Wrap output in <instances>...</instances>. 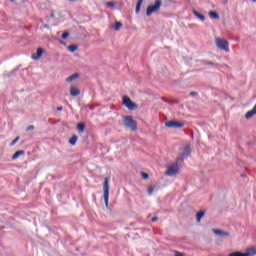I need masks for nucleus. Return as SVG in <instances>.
<instances>
[{
    "mask_svg": "<svg viewBox=\"0 0 256 256\" xmlns=\"http://www.w3.org/2000/svg\"><path fill=\"white\" fill-rule=\"evenodd\" d=\"M163 6V1L162 0H155L154 4H150L146 8V16L151 17L153 13H157L159 9Z\"/></svg>",
    "mask_w": 256,
    "mask_h": 256,
    "instance_id": "obj_1",
    "label": "nucleus"
},
{
    "mask_svg": "<svg viewBox=\"0 0 256 256\" xmlns=\"http://www.w3.org/2000/svg\"><path fill=\"white\" fill-rule=\"evenodd\" d=\"M122 123L125 129L137 131V121L133 120V116H123Z\"/></svg>",
    "mask_w": 256,
    "mask_h": 256,
    "instance_id": "obj_2",
    "label": "nucleus"
},
{
    "mask_svg": "<svg viewBox=\"0 0 256 256\" xmlns=\"http://www.w3.org/2000/svg\"><path fill=\"white\" fill-rule=\"evenodd\" d=\"M109 177L104 178L103 191H104V203L106 207H109Z\"/></svg>",
    "mask_w": 256,
    "mask_h": 256,
    "instance_id": "obj_3",
    "label": "nucleus"
},
{
    "mask_svg": "<svg viewBox=\"0 0 256 256\" xmlns=\"http://www.w3.org/2000/svg\"><path fill=\"white\" fill-rule=\"evenodd\" d=\"M122 105L127 107V109H129V111H135V109H137V104L135 102H132V100H131V98H129V96H123Z\"/></svg>",
    "mask_w": 256,
    "mask_h": 256,
    "instance_id": "obj_4",
    "label": "nucleus"
},
{
    "mask_svg": "<svg viewBox=\"0 0 256 256\" xmlns=\"http://www.w3.org/2000/svg\"><path fill=\"white\" fill-rule=\"evenodd\" d=\"M189 155H191V146L186 145L184 147L182 153L178 156L177 163H183V161H185V159H187V157H189Z\"/></svg>",
    "mask_w": 256,
    "mask_h": 256,
    "instance_id": "obj_5",
    "label": "nucleus"
},
{
    "mask_svg": "<svg viewBox=\"0 0 256 256\" xmlns=\"http://www.w3.org/2000/svg\"><path fill=\"white\" fill-rule=\"evenodd\" d=\"M216 46L218 49H221V51H229V42L225 39L217 38Z\"/></svg>",
    "mask_w": 256,
    "mask_h": 256,
    "instance_id": "obj_6",
    "label": "nucleus"
},
{
    "mask_svg": "<svg viewBox=\"0 0 256 256\" xmlns=\"http://www.w3.org/2000/svg\"><path fill=\"white\" fill-rule=\"evenodd\" d=\"M165 127H169L170 129H183V127H185V124L172 120L165 122Z\"/></svg>",
    "mask_w": 256,
    "mask_h": 256,
    "instance_id": "obj_7",
    "label": "nucleus"
},
{
    "mask_svg": "<svg viewBox=\"0 0 256 256\" xmlns=\"http://www.w3.org/2000/svg\"><path fill=\"white\" fill-rule=\"evenodd\" d=\"M179 165H181V163H176L170 165L166 171V175H168L169 177H172V175H176V173L179 171Z\"/></svg>",
    "mask_w": 256,
    "mask_h": 256,
    "instance_id": "obj_8",
    "label": "nucleus"
},
{
    "mask_svg": "<svg viewBox=\"0 0 256 256\" xmlns=\"http://www.w3.org/2000/svg\"><path fill=\"white\" fill-rule=\"evenodd\" d=\"M43 53H45V50L41 47L37 48L36 53L32 54V59L34 61H39L40 57H43Z\"/></svg>",
    "mask_w": 256,
    "mask_h": 256,
    "instance_id": "obj_9",
    "label": "nucleus"
},
{
    "mask_svg": "<svg viewBox=\"0 0 256 256\" xmlns=\"http://www.w3.org/2000/svg\"><path fill=\"white\" fill-rule=\"evenodd\" d=\"M214 235H220L222 237H229V232L220 229H212Z\"/></svg>",
    "mask_w": 256,
    "mask_h": 256,
    "instance_id": "obj_10",
    "label": "nucleus"
},
{
    "mask_svg": "<svg viewBox=\"0 0 256 256\" xmlns=\"http://www.w3.org/2000/svg\"><path fill=\"white\" fill-rule=\"evenodd\" d=\"M245 256H253L256 255V248L255 247H250L247 248L246 251L244 252Z\"/></svg>",
    "mask_w": 256,
    "mask_h": 256,
    "instance_id": "obj_11",
    "label": "nucleus"
},
{
    "mask_svg": "<svg viewBox=\"0 0 256 256\" xmlns=\"http://www.w3.org/2000/svg\"><path fill=\"white\" fill-rule=\"evenodd\" d=\"M70 95L72 96V97H77V96H79V95H81V91L79 90V89H77V88H75V87H71L70 88Z\"/></svg>",
    "mask_w": 256,
    "mask_h": 256,
    "instance_id": "obj_12",
    "label": "nucleus"
},
{
    "mask_svg": "<svg viewBox=\"0 0 256 256\" xmlns=\"http://www.w3.org/2000/svg\"><path fill=\"white\" fill-rule=\"evenodd\" d=\"M21 155H25V151L24 150H18L16 151L13 156L12 159L13 161H15V159H19V157H21Z\"/></svg>",
    "mask_w": 256,
    "mask_h": 256,
    "instance_id": "obj_13",
    "label": "nucleus"
},
{
    "mask_svg": "<svg viewBox=\"0 0 256 256\" xmlns=\"http://www.w3.org/2000/svg\"><path fill=\"white\" fill-rule=\"evenodd\" d=\"M205 217V211L200 210L199 212L196 213V221L199 223L201 222V219Z\"/></svg>",
    "mask_w": 256,
    "mask_h": 256,
    "instance_id": "obj_14",
    "label": "nucleus"
},
{
    "mask_svg": "<svg viewBox=\"0 0 256 256\" xmlns=\"http://www.w3.org/2000/svg\"><path fill=\"white\" fill-rule=\"evenodd\" d=\"M75 79H79V73H74L71 76L66 78L67 83H71V81H75Z\"/></svg>",
    "mask_w": 256,
    "mask_h": 256,
    "instance_id": "obj_15",
    "label": "nucleus"
},
{
    "mask_svg": "<svg viewBox=\"0 0 256 256\" xmlns=\"http://www.w3.org/2000/svg\"><path fill=\"white\" fill-rule=\"evenodd\" d=\"M193 14L195 15V17H197V19H200V21H205V16L198 11L193 10Z\"/></svg>",
    "mask_w": 256,
    "mask_h": 256,
    "instance_id": "obj_16",
    "label": "nucleus"
},
{
    "mask_svg": "<svg viewBox=\"0 0 256 256\" xmlns=\"http://www.w3.org/2000/svg\"><path fill=\"white\" fill-rule=\"evenodd\" d=\"M112 27L115 31H119L123 27V23L116 21Z\"/></svg>",
    "mask_w": 256,
    "mask_h": 256,
    "instance_id": "obj_17",
    "label": "nucleus"
},
{
    "mask_svg": "<svg viewBox=\"0 0 256 256\" xmlns=\"http://www.w3.org/2000/svg\"><path fill=\"white\" fill-rule=\"evenodd\" d=\"M77 139H79L77 135H72V137L69 139L70 145L72 146L77 145Z\"/></svg>",
    "mask_w": 256,
    "mask_h": 256,
    "instance_id": "obj_18",
    "label": "nucleus"
},
{
    "mask_svg": "<svg viewBox=\"0 0 256 256\" xmlns=\"http://www.w3.org/2000/svg\"><path fill=\"white\" fill-rule=\"evenodd\" d=\"M144 0H138L136 3V13H141V5H143Z\"/></svg>",
    "mask_w": 256,
    "mask_h": 256,
    "instance_id": "obj_19",
    "label": "nucleus"
},
{
    "mask_svg": "<svg viewBox=\"0 0 256 256\" xmlns=\"http://www.w3.org/2000/svg\"><path fill=\"white\" fill-rule=\"evenodd\" d=\"M202 65H212V67H217V63L208 61V60H201Z\"/></svg>",
    "mask_w": 256,
    "mask_h": 256,
    "instance_id": "obj_20",
    "label": "nucleus"
},
{
    "mask_svg": "<svg viewBox=\"0 0 256 256\" xmlns=\"http://www.w3.org/2000/svg\"><path fill=\"white\" fill-rule=\"evenodd\" d=\"M77 49H79V46H77L75 44L68 46V51H70V53H75V51H77Z\"/></svg>",
    "mask_w": 256,
    "mask_h": 256,
    "instance_id": "obj_21",
    "label": "nucleus"
},
{
    "mask_svg": "<svg viewBox=\"0 0 256 256\" xmlns=\"http://www.w3.org/2000/svg\"><path fill=\"white\" fill-rule=\"evenodd\" d=\"M208 15L211 17V19H219V14L215 11H210Z\"/></svg>",
    "mask_w": 256,
    "mask_h": 256,
    "instance_id": "obj_22",
    "label": "nucleus"
},
{
    "mask_svg": "<svg viewBox=\"0 0 256 256\" xmlns=\"http://www.w3.org/2000/svg\"><path fill=\"white\" fill-rule=\"evenodd\" d=\"M77 129H78L79 133H83V131H85V123H78Z\"/></svg>",
    "mask_w": 256,
    "mask_h": 256,
    "instance_id": "obj_23",
    "label": "nucleus"
},
{
    "mask_svg": "<svg viewBox=\"0 0 256 256\" xmlns=\"http://www.w3.org/2000/svg\"><path fill=\"white\" fill-rule=\"evenodd\" d=\"M84 109H86V111H93L95 109V104L86 105L84 106Z\"/></svg>",
    "mask_w": 256,
    "mask_h": 256,
    "instance_id": "obj_24",
    "label": "nucleus"
},
{
    "mask_svg": "<svg viewBox=\"0 0 256 256\" xmlns=\"http://www.w3.org/2000/svg\"><path fill=\"white\" fill-rule=\"evenodd\" d=\"M148 195H153V191H155V188L153 186L148 187Z\"/></svg>",
    "mask_w": 256,
    "mask_h": 256,
    "instance_id": "obj_25",
    "label": "nucleus"
},
{
    "mask_svg": "<svg viewBox=\"0 0 256 256\" xmlns=\"http://www.w3.org/2000/svg\"><path fill=\"white\" fill-rule=\"evenodd\" d=\"M20 137H16L11 143H10V147H13V145H15L18 141H19Z\"/></svg>",
    "mask_w": 256,
    "mask_h": 256,
    "instance_id": "obj_26",
    "label": "nucleus"
},
{
    "mask_svg": "<svg viewBox=\"0 0 256 256\" xmlns=\"http://www.w3.org/2000/svg\"><path fill=\"white\" fill-rule=\"evenodd\" d=\"M142 179H149V174L146 172H141Z\"/></svg>",
    "mask_w": 256,
    "mask_h": 256,
    "instance_id": "obj_27",
    "label": "nucleus"
},
{
    "mask_svg": "<svg viewBox=\"0 0 256 256\" xmlns=\"http://www.w3.org/2000/svg\"><path fill=\"white\" fill-rule=\"evenodd\" d=\"M69 37V32L62 33V39H67Z\"/></svg>",
    "mask_w": 256,
    "mask_h": 256,
    "instance_id": "obj_28",
    "label": "nucleus"
},
{
    "mask_svg": "<svg viewBox=\"0 0 256 256\" xmlns=\"http://www.w3.org/2000/svg\"><path fill=\"white\" fill-rule=\"evenodd\" d=\"M174 256H185V254H183L179 251H174Z\"/></svg>",
    "mask_w": 256,
    "mask_h": 256,
    "instance_id": "obj_29",
    "label": "nucleus"
},
{
    "mask_svg": "<svg viewBox=\"0 0 256 256\" xmlns=\"http://www.w3.org/2000/svg\"><path fill=\"white\" fill-rule=\"evenodd\" d=\"M106 6L107 7H115V3L114 2H107Z\"/></svg>",
    "mask_w": 256,
    "mask_h": 256,
    "instance_id": "obj_30",
    "label": "nucleus"
},
{
    "mask_svg": "<svg viewBox=\"0 0 256 256\" xmlns=\"http://www.w3.org/2000/svg\"><path fill=\"white\" fill-rule=\"evenodd\" d=\"M35 129V126L30 125L26 128V131H33Z\"/></svg>",
    "mask_w": 256,
    "mask_h": 256,
    "instance_id": "obj_31",
    "label": "nucleus"
},
{
    "mask_svg": "<svg viewBox=\"0 0 256 256\" xmlns=\"http://www.w3.org/2000/svg\"><path fill=\"white\" fill-rule=\"evenodd\" d=\"M155 221H159V218H158L157 216H154V217L152 218V223H155Z\"/></svg>",
    "mask_w": 256,
    "mask_h": 256,
    "instance_id": "obj_32",
    "label": "nucleus"
},
{
    "mask_svg": "<svg viewBox=\"0 0 256 256\" xmlns=\"http://www.w3.org/2000/svg\"><path fill=\"white\" fill-rule=\"evenodd\" d=\"M197 92H190V97H196Z\"/></svg>",
    "mask_w": 256,
    "mask_h": 256,
    "instance_id": "obj_33",
    "label": "nucleus"
},
{
    "mask_svg": "<svg viewBox=\"0 0 256 256\" xmlns=\"http://www.w3.org/2000/svg\"><path fill=\"white\" fill-rule=\"evenodd\" d=\"M44 29H51V27L48 26V24L43 25Z\"/></svg>",
    "mask_w": 256,
    "mask_h": 256,
    "instance_id": "obj_34",
    "label": "nucleus"
},
{
    "mask_svg": "<svg viewBox=\"0 0 256 256\" xmlns=\"http://www.w3.org/2000/svg\"><path fill=\"white\" fill-rule=\"evenodd\" d=\"M60 45H65V41L59 40Z\"/></svg>",
    "mask_w": 256,
    "mask_h": 256,
    "instance_id": "obj_35",
    "label": "nucleus"
},
{
    "mask_svg": "<svg viewBox=\"0 0 256 256\" xmlns=\"http://www.w3.org/2000/svg\"><path fill=\"white\" fill-rule=\"evenodd\" d=\"M63 109V106L57 107V111H61Z\"/></svg>",
    "mask_w": 256,
    "mask_h": 256,
    "instance_id": "obj_36",
    "label": "nucleus"
},
{
    "mask_svg": "<svg viewBox=\"0 0 256 256\" xmlns=\"http://www.w3.org/2000/svg\"><path fill=\"white\" fill-rule=\"evenodd\" d=\"M17 71H19V68L14 69L12 73H17Z\"/></svg>",
    "mask_w": 256,
    "mask_h": 256,
    "instance_id": "obj_37",
    "label": "nucleus"
},
{
    "mask_svg": "<svg viewBox=\"0 0 256 256\" xmlns=\"http://www.w3.org/2000/svg\"><path fill=\"white\" fill-rule=\"evenodd\" d=\"M241 177H247V174L242 173V174H241Z\"/></svg>",
    "mask_w": 256,
    "mask_h": 256,
    "instance_id": "obj_38",
    "label": "nucleus"
},
{
    "mask_svg": "<svg viewBox=\"0 0 256 256\" xmlns=\"http://www.w3.org/2000/svg\"><path fill=\"white\" fill-rule=\"evenodd\" d=\"M50 17L53 19V18L55 17V14L52 13V14L50 15Z\"/></svg>",
    "mask_w": 256,
    "mask_h": 256,
    "instance_id": "obj_39",
    "label": "nucleus"
},
{
    "mask_svg": "<svg viewBox=\"0 0 256 256\" xmlns=\"http://www.w3.org/2000/svg\"><path fill=\"white\" fill-rule=\"evenodd\" d=\"M11 1V3H15V0H10Z\"/></svg>",
    "mask_w": 256,
    "mask_h": 256,
    "instance_id": "obj_40",
    "label": "nucleus"
},
{
    "mask_svg": "<svg viewBox=\"0 0 256 256\" xmlns=\"http://www.w3.org/2000/svg\"><path fill=\"white\" fill-rule=\"evenodd\" d=\"M69 1L74 2V1H77V0H69Z\"/></svg>",
    "mask_w": 256,
    "mask_h": 256,
    "instance_id": "obj_41",
    "label": "nucleus"
},
{
    "mask_svg": "<svg viewBox=\"0 0 256 256\" xmlns=\"http://www.w3.org/2000/svg\"><path fill=\"white\" fill-rule=\"evenodd\" d=\"M253 1V3H256V0H252Z\"/></svg>",
    "mask_w": 256,
    "mask_h": 256,
    "instance_id": "obj_42",
    "label": "nucleus"
}]
</instances>
